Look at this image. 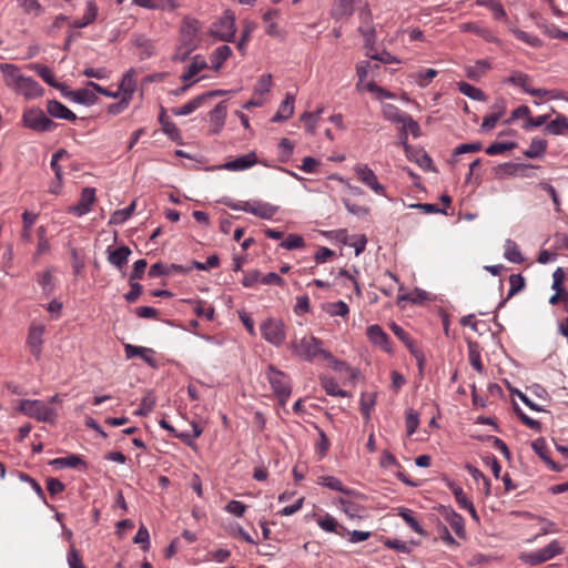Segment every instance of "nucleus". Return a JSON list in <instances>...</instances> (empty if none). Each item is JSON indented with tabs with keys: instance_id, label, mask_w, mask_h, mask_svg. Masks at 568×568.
<instances>
[{
	"instance_id": "20e7f679",
	"label": "nucleus",
	"mask_w": 568,
	"mask_h": 568,
	"mask_svg": "<svg viewBox=\"0 0 568 568\" xmlns=\"http://www.w3.org/2000/svg\"><path fill=\"white\" fill-rule=\"evenodd\" d=\"M226 205L231 210L251 213L264 220L272 219L278 211L277 206L260 200H252L239 203H226Z\"/></svg>"
},
{
	"instance_id": "0e129e2a",
	"label": "nucleus",
	"mask_w": 568,
	"mask_h": 568,
	"mask_svg": "<svg viewBox=\"0 0 568 568\" xmlns=\"http://www.w3.org/2000/svg\"><path fill=\"white\" fill-rule=\"evenodd\" d=\"M134 43L136 47L142 49V51H141L142 58H150L154 53L153 43L146 38H144L142 36L136 37V39L134 40Z\"/></svg>"
},
{
	"instance_id": "774afa93",
	"label": "nucleus",
	"mask_w": 568,
	"mask_h": 568,
	"mask_svg": "<svg viewBox=\"0 0 568 568\" xmlns=\"http://www.w3.org/2000/svg\"><path fill=\"white\" fill-rule=\"evenodd\" d=\"M317 524L324 531L339 534L337 531L338 523L331 515H326L325 517L320 518Z\"/></svg>"
},
{
	"instance_id": "423d86ee",
	"label": "nucleus",
	"mask_w": 568,
	"mask_h": 568,
	"mask_svg": "<svg viewBox=\"0 0 568 568\" xmlns=\"http://www.w3.org/2000/svg\"><path fill=\"white\" fill-rule=\"evenodd\" d=\"M22 122L26 128L36 132H50L57 126V124L39 108L26 110L22 115Z\"/></svg>"
},
{
	"instance_id": "e433bc0d",
	"label": "nucleus",
	"mask_w": 568,
	"mask_h": 568,
	"mask_svg": "<svg viewBox=\"0 0 568 568\" xmlns=\"http://www.w3.org/2000/svg\"><path fill=\"white\" fill-rule=\"evenodd\" d=\"M546 149L547 141L535 138L531 140L529 148L524 152V155L528 159H538L544 156Z\"/></svg>"
},
{
	"instance_id": "680f3d73",
	"label": "nucleus",
	"mask_w": 568,
	"mask_h": 568,
	"mask_svg": "<svg viewBox=\"0 0 568 568\" xmlns=\"http://www.w3.org/2000/svg\"><path fill=\"white\" fill-rule=\"evenodd\" d=\"M272 88V75L264 74L262 75L256 84L254 85V94L263 95L271 91Z\"/></svg>"
},
{
	"instance_id": "bb28decb",
	"label": "nucleus",
	"mask_w": 568,
	"mask_h": 568,
	"mask_svg": "<svg viewBox=\"0 0 568 568\" xmlns=\"http://www.w3.org/2000/svg\"><path fill=\"white\" fill-rule=\"evenodd\" d=\"M98 16V7L94 1H87L85 11L81 19L72 22L70 26L72 29H81L92 23Z\"/></svg>"
},
{
	"instance_id": "39448f33",
	"label": "nucleus",
	"mask_w": 568,
	"mask_h": 568,
	"mask_svg": "<svg viewBox=\"0 0 568 568\" xmlns=\"http://www.w3.org/2000/svg\"><path fill=\"white\" fill-rule=\"evenodd\" d=\"M262 337L270 344L278 347L286 339V327L282 320L268 317L261 324Z\"/></svg>"
},
{
	"instance_id": "864d4df0",
	"label": "nucleus",
	"mask_w": 568,
	"mask_h": 568,
	"mask_svg": "<svg viewBox=\"0 0 568 568\" xmlns=\"http://www.w3.org/2000/svg\"><path fill=\"white\" fill-rule=\"evenodd\" d=\"M159 121L162 125V130L165 134H168L170 138L175 139L180 135V131L176 128V125L165 118L164 109H162V112L159 116Z\"/></svg>"
},
{
	"instance_id": "bf43d9fd",
	"label": "nucleus",
	"mask_w": 568,
	"mask_h": 568,
	"mask_svg": "<svg viewBox=\"0 0 568 568\" xmlns=\"http://www.w3.org/2000/svg\"><path fill=\"white\" fill-rule=\"evenodd\" d=\"M437 70L435 69L420 70L416 73L415 79L419 87L425 88L437 75Z\"/></svg>"
},
{
	"instance_id": "f8f14e48",
	"label": "nucleus",
	"mask_w": 568,
	"mask_h": 568,
	"mask_svg": "<svg viewBox=\"0 0 568 568\" xmlns=\"http://www.w3.org/2000/svg\"><path fill=\"white\" fill-rule=\"evenodd\" d=\"M439 514L443 516V518L449 524L454 532L459 537L464 538L465 532V523L464 518L457 514L453 508L440 506L439 507Z\"/></svg>"
},
{
	"instance_id": "9b49d317",
	"label": "nucleus",
	"mask_w": 568,
	"mask_h": 568,
	"mask_svg": "<svg viewBox=\"0 0 568 568\" xmlns=\"http://www.w3.org/2000/svg\"><path fill=\"white\" fill-rule=\"evenodd\" d=\"M44 326L31 325L28 332L27 345L36 359H40L43 345Z\"/></svg>"
},
{
	"instance_id": "5fc2aeb1",
	"label": "nucleus",
	"mask_w": 568,
	"mask_h": 568,
	"mask_svg": "<svg viewBox=\"0 0 568 568\" xmlns=\"http://www.w3.org/2000/svg\"><path fill=\"white\" fill-rule=\"evenodd\" d=\"M513 33L518 40L529 44L532 48H539L541 45V40L538 37L532 36L528 32H525L519 29H514Z\"/></svg>"
},
{
	"instance_id": "603ef678",
	"label": "nucleus",
	"mask_w": 568,
	"mask_h": 568,
	"mask_svg": "<svg viewBox=\"0 0 568 568\" xmlns=\"http://www.w3.org/2000/svg\"><path fill=\"white\" fill-rule=\"evenodd\" d=\"M322 386L325 389L326 394L336 397H346L347 392L342 389L338 384L333 378H324L322 379Z\"/></svg>"
},
{
	"instance_id": "8fccbe9b",
	"label": "nucleus",
	"mask_w": 568,
	"mask_h": 568,
	"mask_svg": "<svg viewBox=\"0 0 568 568\" xmlns=\"http://www.w3.org/2000/svg\"><path fill=\"white\" fill-rule=\"evenodd\" d=\"M508 82L520 87L528 94L529 90H531V87L529 85V77L520 71L513 72V74L508 78Z\"/></svg>"
},
{
	"instance_id": "58836bf2",
	"label": "nucleus",
	"mask_w": 568,
	"mask_h": 568,
	"mask_svg": "<svg viewBox=\"0 0 568 568\" xmlns=\"http://www.w3.org/2000/svg\"><path fill=\"white\" fill-rule=\"evenodd\" d=\"M383 115L386 120L400 124L404 118L407 115L406 112L400 111L396 105L386 103L382 108Z\"/></svg>"
},
{
	"instance_id": "72a5a7b5",
	"label": "nucleus",
	"mask_w": 568,
	"mask_h": 568,
	"mask_svg": "<svg viewBox=\"0 0 568 568\" xmlns=\"http://www.w3.org/2000/svg\"><path fill=\"white\" fill-rule=\"evenodd\" d=\"M231 53L232 49L229 45L223 44L217 47L211 55L212 69L217 71L222 67V64L229 59Z\"/></svg>"
},
{
	"instance_id": "6e6552de",
	"label": "nucleus",
	"mask_w": 568,
	"mask_h": 568,
	"mask_svg": "<svg viewBox=\"0 0 568 568\" xmlns=\"http://www.w3.org/2000/svg\"><path fill=\"white\" fill-rule=\"evenodd\" d=\"M267 379L281 403H285L291 395V385L287 375L270 365L267 368Z\"/></svg>"
},
{
	"instance_id": "f03ea898",
	"label": "nucleus",
	"mask_w": 568,
	"mask_h": 568,
	"mask_svg": "<svg viewBox=\"0 0 568 568\" xmlns=\"http://www.w3.org/2000/svg\"><path fill=\"white\" fill-rule=\"evenodd\" d=\"M18 410L28 417L44 423H53L57 417V412L39 399H21Z\"/></svg>"
},
{
	"instance_id": "3c124183",
	"label": "nucleus",
	"mask_w": 568,
	"mask_h": 568,
	"mask_svg": "<svg viewBox=\"0 0 568 568\" xmlns=\"http://www.w3.org/2000/svg\"><path fill=\"white\" fill-rule=\"evenodd\" d=\"M408 160L414 161L425 170H432V159L424 150H413Z\"/></svg>"
},
{
	"instance_id": "9d476101",
	"label": "nucleus",
	"mask_w": 568,
	"mask_h": 568,
	"mask_svg": "<svg viewBox=\"0 0 568 568\" xmlns=\"http://www.w3.org/2000/svg\"><path fill=\"white\" fill-rule=\"evenodd\" d=\"M0 71L2 72L6 87L17 93L26 78L21 73L20 68L11 63H1Z\"/></svg>"
},
{
	"instance_id": "6e6d98bb",
	"label": "nucleus",
	"mask_w": 568,
	"mask_h": 568,
	"mask_svg": "<svg viewBox=\"0 0 568 568\" xmlns=\"http://www.w3.org/2000/svg\"><path fill=\"white\" fill-rule=\"evenodd\" d=\"M515 142H495L491 143L485 151L488 155L501 154L516 148Z\"/></svg>"
},
{
	"instance_id": "b1692460",
	"label": "nucleus",
	"mask_w": 568,
	"mask_h": 568,
	"mask_svg": "<svg viewBox=\"0 0 568 568\" xmlns=\"http://www.w3.org/2000/svg\"><path fill=\"white\" fill-rule=\"evenodd\" d=\"M359 2V0H335L331 14L335 20L351 17L355 11V4Z\"/></svg>"
},
{
	"instance_id": "4c0bfd02",
	"label": "nucleus",
	"mask_w": 568,
	"mask_h": 568,
	"mask_svg": "<svg viewBox=\"0 0 568 568\" xmlns=\"http://www.w3.org/2000/svg\"><path fill=\"white\" fill-rule=\"evenodd\" d=\"M205 68H207L205 59L201 55H195L192 59L190 65L187 67L186 72L182 74L181 79L184 82H187L190 79H192L194 75H196L200 71L204 70Z\"/></svg>"
},
{
	"instance_id": "dca6fc26",
	"label": "nucleus",
	"mask_w": 568,
	"mask_h": 568,
	"mask_svg": "<svg viewBox=\"0 0 568 568\" xmlns=\"http://www.w3.org/2000/svg\"><path fill=\"white\" fill-rule=\"evenodd\" d=\"M227 114V105L225 101H221L215 105V108L210 112V122L212 134H219L225 124V119Z\"/></svg>"
},
{
	"instance_id": "4d7b16f0",
	"label": "nucleus",
	"mask_w": 568,
	"mask_h": 568,
	"mask_svg": "<svg viewBox=\"0 0 568 568\" xmlns=\"http://www.w3.org/2000/svg\"><path fill=\"white\" fill-rule=\"evenodd\" d=\"M509 291L507 297L510 298L525 287V278L521 274H511L509 276Z\"/></svg>"
},
{
	"instance_id": "a19ab883",
	"label": "nucleus",
	"mask_w": 568,
	"mask_h": 568,
	"mask_svg": "<svg viewBox=\"0 0 568 568\" xmlns=\"http://www.w3.org/2000/svg\"><path fill=\"white\" fill-rule=\"evenodd\" d=\"M398 515L403 518V520L418 535L426 536V531L416 520L413 515V511L408 508H399Z\"/></svg>"
},
{
	"instance_id": "37998d69",
	"label": "nucleus",
	"mask_w": 568,
	"mask_h": 568,
	"mask_svg": "<svg viewBox=\"0 0 568 568\" xmlns=\"http://www.w3.org/2000/svg\"><path fill=\"white\" fill-rule=\"evenodd\" d=\"M376 404V394L375 393H364L361 396V412L363 416L368 420L371 418V412Z\"/></svg>"
},
{
	"instance_id": "0eeeda50",
	"label": "nucleus",
	"mask_w": 568,
	"mask_h": 568,
	"mask_svg": "<svg viewBox=\"0 0 568 568\" xmlns=\"http://www.w3.org/2000/svg\"><path fill=\"white\" fill-rule=\"evenodd\" d=\"M564 548L558 540H551L546 547L520 555V560L530 566L540 565L562 554Z\"/></svg>"
},
{
	"instance_id": "4468645a",
	"label": "nucleus",
	"mask_w": 568,
	"mask_h": 568,
	"mask_svg": "<svg viewBox=\"0 0 568 568\" xmlns=\"http://www.w3.org/2000/svg\"><path fill=\"white\" fill-rule=\"evenodd\" d=\"M258 162L256 153L255 152H248L244 155H241L234 160L225 162L223 165H221V169H224L226 171H244L252 166H254Z\"/></svg>"
},
{
	"instance_id": "ddd939ff",
	"label": "nucleus",
	"mask_w": 568,
	"mask_h": 568,
	"mask_svg": "<svg viewBox=\"0 0 568 568\" xmlns=\"http://www.w3.org/2000/svg\"><path fill=\"white\" fill-rule=\"evenodd\" d=\"M199 21L192 18H185L181 26V38L183 43L189 48L194 47L199 38Z\"/></svg>"
},
{
	"instance_id": "c85d7f7f",
	"label": "nucleus",
	"mask_w": 568,
	"mask_h": 568,
	"mask_svg": "<svg viewBox=\"0 0 568 568\" xmlns=\"http://www.w3.org/2000/svg\"><path fill=\"white\" fill-rule=\"evenodd\" d=\"M545 131L551 135L568 134V118L557 113L556 119L545 125Z\"/></svg>"
},
{
	"instance_id": "a878e982",
	"label": "nucleus",
	"mask_w": 568,
	"mask_h": 568,
	"mask_svg": "<svg viewBox=\"0 0 568 568\" xmlns=\"http://www.w3.org/2000/svg\"><path fill=\"white\" fill-rule=\"evenodd\" d=\"M108 261L110 264L121 270L129 260L131 255V250L128 246H120L113 251L108 250Z\"/></svg>"
},
{
	"instance_id": "cd10ccee",
	"label": "nucleus",
	"mask_w": 568,
	"mask_h": 568,
	"mask_svg": "<svg viewBox=\"0 0 568 568\" xmlns=\"http://www.w3.org/2000/svg\"><path fill=\"white\" fill-rule=\"evenodd\" d=\"M50 465L58 469L78 467L87 468L85 462L78 455L54 458L50 462Z\"/></svg>"
},
{
	"instance_id": "69168bd1",
	"label": "nucleus",
	"mask_w": 568,
	"mask_h": 568,
	"mask_svg": "<svg viewBox=\"0 0 568 568\" xmlns=\"http://www.w3.org/2000/svg\"><path fill=\"white\" fill-rule=\"evenodd\" d=\"M155 400L151 394L145 395L140 404V407L134 412L138 416H146L154 407Z\"/></svg>"
},
{
	"instance_id": "aec40b11",
	"label": "nucleus",
	"mask_w": 568,
	"mask_h": 568,
	"mask_svg": "<svg viewBox=\"0 0 568 568\" xmlns=\"http://www.w3.org/2000/svg\"><path fill=\"white\" fill-rule=\"evenodd\" d=\"M459 30L462 32H473V33L477 34L478 37L483 38L484 40H486L487 42H491V43L498 42V38L494 34V32L490 29H488L479 23L465 22V23L459 24Z\"/></svg>"
},
{
	"instance_id": "f704fd0d",
	"label": "nucleus",
	"mask_w": 568,
	"mask_h": 568,
	"mask_svg": "<svg viewBox=\"0 0 568 568\" xmlns=\"http://www.w3.org/2000/svg\"><path fill=\"white\" fill-rule=\"evenodd\" d=\"M457 88L462 94L468 97L469 99L483 102L487 101V95L484 93V91L469 84L468 82H458Z\"/></svg>"
},
{
	"instance_id": "c9c22d12",
	"label": "nucleus",
	"mask_w": 568,
	"mask_h": 568,
	"mask_svg": "<svg viewBox=\"0 0 568 568\" xmlns=\"http://www.w3.org/2000/svg\"><path fill=\"white\" fill-rule=\"evenodd\" d=\"M133 3L150 10H164L175 8L173 0H133Z\"/></svg>"
},
{
	"instance_id": "a18cd8bd",
	"label": "nucleus",
	"mask_w": 568,
	"mask_h": 568,
	"mask_svg": "<svg viewBox=\"0 0 568 568\" xmlns=\"http://www.w3.org/2000/svg\"><path fill=\"white\" fill-rule=\"evenodd\" d=\"M504 256L506 260L513 263H521L524 261V257L519 252L517 244L513 240L506 241Z\"/></svg>"
},
{
	"instance_id": "412c9836",
	"label": "nucleus",
	"mask_w": 568,
	"mask_h": 568,
	"mask_svg": "<svg viewBox=\"0 0 568 568\" xmlns=\"http://www.w3.org/2000/svg\"><path fill=\"white\" fill-rule=\"evenodd\" d=\"M47 112L55 119H62L72 122L77 120V115L69 108L57 100H49L47 102Z\"/></svg>"
},
{
	"instance_id": "c03bdc74",
	"label": "nucleus",
	"mask_w": 568,
	"mask_h": 568,
	"mask_svg": "<svg viewBox=\"0 0 568 568\" xmlns=\"http://www.w3.org/2000/svg\"><path fill=\"white\" fill-rule=\"evenodd\" d=\"M38 215L36 213L24 211L22 213L23 227L21 232V239L29 242L31 240V227L34 224Z\"/></svg>"
},
{
	"instance_id": "2eb2a0df",
	"label": "nucleus",
	"mask_w": 568,
	"mask_h": 568,
	"mask_svg": "<svg viewBox=\"0 0 568 568\" xmlns=\"http://www.w3.org/2000/svg\"><path fill=\"white\" fill-rule=\"evenodd\" d=\"M366 335L372 344L381 347L386 353H392V347L387 334L377 324L369 325L366 328Z\"/></svg>"
},
{
	"instance_id": "e2e57ef3",
	"label": "nucleus",
	"mask_w": 568,
	"mask_h": 568,
	"mask_svg": "<svg viewBox=\"0 0 568 568\" xmlns=\"http://www.w3.org/2000/svg\"><path fill=\"white\" fill-rule=\"evenodd\" d=\"M305 242L301 235L290 234L282 243L281 246L286 250H296L304 247Z\"/></svg>"
},
{
	"instance_id": "7c9ffc66",
	"label": "nucleus",
	"mask_w": 568,
	"mask_h": 568,
	"mask_svg": "<svg viewBox=\"0 0 568 568\" xmlns=\"http://www.w3.org/2000/svg\"><path fill=\"white\" fill-rule=\"evenodd\" d=\"M318 484L332 490L343 493L347 496L356 495L354 490L346 488L343 483L334 476H322L318 478Z\"/></svg>"
},
{
	"instance_id": "09e8293b",
	"label": "nucleus",
	"mask_w": 568,
	"mask_h": 568,
	"mask_svg": "<svg viewBox=\"0 0 568 568\" xmlns=\"http://www.w3.org/2000/svg\"><path fill=\"white\" fill-rule=\"evenodd\" d=\"M38 283L41 286L44 295L49 296L52 294L54 291L52 270H47L43 274L39 275Z\"/></svg>"
},
{
	"instance_id": "1a4fd4ad",
	"label": "nucleus",
	"mask_w": 568,
	"mask_h": 568,
	"mask_svg": "<svg viewBox=\"0 0 568 568\" xmlns=\"http://www.w3.org/2000/svg\"><path fill=\"white\" fill-rule=\"evenodd\" d=\"M354 172L357 179L368 186L376 194L384 195L385 187L378 182V179L374 171L366 164H358L354 168Z\"/></svg>"
},
{
	"instance_id": "f3484780",
	"label": "nucleus",
	"mask_w": 568,
	"mask_h": 568,
	"mask_svg": "<svg viewBox=\"0 0 568 568\" xmlns=\"http://www.w3.org/2000/svg\"><path fill=\"white\" fill-rule=\"evenodd\" d=\"M62 94L70 99L71 101L83 104V105H92L97 102L95 93L89 88L79 89V90H70L68 91L65 88L61 91Z\"/></svg>"
},
{
	"instance_id": "393cba45",
	"label": "nucleus",
	"mask_w": 568,
	"mask_h": 568,
	"mask_svg": "<svg viewBox=\"0 0 568 568\" xmlns=\"http://www.w3.org/2000/svg\"><path fill=\"white\" fill-rule=\"evenodd\" d=\"M490 69L488 60H477L474 64L465 67V74L473 81H479Z\"/></svg>"
},
{
	"instance_id": "ea45409f",
	"label": "nucleus",
	"mask_w": 568,
	"mask_h": 568,
	"mask_svg": "<svg viewBox=\"0 0 568 568\" xmlns=\"http://www.w3.org/2000/svg\"><path fill=\"white\" fill-rule=\"evenodd\" d=\"M203 103V97L197 95L182 106L172 109V113L176 116L189 115L199 109Z\"/></svg>"
},
{
	"instance_id": "4be33fe9",
	"label": "nucleus",
	"mask_w": 568,
	"mask_h": 568,
	"mask_svg": "<svg viewBox=\"0 0 568 568\" xmlns=\"http://www.w3.org/2000/svg\"><path fill=\"white\" fill-rule=\"evenodd\" d=\"M43 88L34 79L26 77L17 94L23 95L27 100L40 98L43 94Z\"/></svg>"
},
{
	"instance_id": "a211bd4d",
	"label": "nucleus",
	"mask_w": 568,
	"mask_h": 568,
	"mask_svg": "<svg viewBox=\"0 0 568 568\" xmlns=\"http://www.w3.org/2000/svg\"><path fill=\"white\" fill-rule=\"evenodd\" d=\"M95 201V190L93 187H84L78 204L70 209V212L78 216H82L90 212L91 205Z\"/></svg>"
},
{
	"instance_id": "c756f323",
	"label": "nucleus",
	"mask_w": 568,
	"mask_h": 568,
	"mask_svg": "<svg viewBox=\"0 0 568 568\" xmlns=\"http://www.w3.org/2000/svg\"><path fill=\"white\" fill-rule=\"evenodd\" d=\"M124 352L128 358L139 356L149 365L154 366V359L150 355L153 353V351L150 348L126 344L124 346Z\"/></svg>"
},
{
	"instance_id": "2f4dec72",
	"label": "nucleus",
	"mask_w": 568,
	"mask_h": 568,
	"mask_svg": "<svg viewBox=\"0 0 568 568\" xmlns=\"http://www.w3.org/2000/svg\"><path fill=\"white\" fill-rule=\"evenodd\" d=\"M135 89L136 81L134 79V71L131 69L123 74L119 90L122 92V97L131 100Z\"/></svg>"
},
{
	"instance_id": "49530a36",
	"label": "nucleus",
	"mask_w": 568,
	"mask_h": 568,
	"mask_svg": "<svg viewBox=\"0 0 568 568\" xmlns=\"http://www.w3.org/2000/svg\"><path fill=\"white\" fill-rule=\"evenodd\" d=\"M134 209H135V201H133L129 206H126V207H124L122 210H116L115 212H113L109 223L110 224H122V223H124L128 219L131 217Z\"/></svg>"
},
{
	"instance_id": "6ab92c4d",
	"label": "nucleus",
	"mask_w": 568,
	"mask_h": 568,
	"mask_svg": "<svg viewBox=\"0 0 568 568\" xmlns=\"http://www.w3.org/2000/svg\"><path fill=\"white\" fill-rule=\"evenodd\" d=\"M531 448L538 455V457L548 466L552 471H561V467L558 466L549 456V448L545 438H537L531 443Z\"/></svg>"
},
{
	"instance_id": "052dcab7",
	"label": "nucleus",
	"mask_w": 568,
	"mask_h": 568,
	"mask_svg": "<svg viewBox=\"0 0 568 568\" xmlns=\"http://www.w3.org/2000/svg\"><path fill=\"white\" fill-rule=\"evenodd\" d=\"M400 125L403 131L410 132L414 138L420 136V126L410 114L407 113Z\"/></svg>"
},
{
	"instance_id": "f257e3e1",
	"label": "nucleus",
	"mask_w": 568,
	"mask_h": 568,
	"mask_svg": "<svg viewBox=\"0 0 568 568\" xmlns=\"http://www.w3.org/2000/svg\"><path fill=\"white\" fill-rule=\"evenodd\" d=\"M292 354L306 362L328 361L335 369H341L346 364L334 358L332 353L323 348V342L313 336L306 335L301 339H294L290 344Z\"/></svg>"
},
{
	"instance_id": "de8ad7c7",
	"label": "nucleus",
	"mask_w": 568,
	"mask_h": 568,
	"mask_svg": "<svg viewBox=\"0 0 568 568\" xmlns=\"http://www.w3.org/2000/svg\"><path fill=\"white\" fill-rule=\"evenodd\" d=\"M325 311L331 316H341V317H345L349 313L348 305L343 301L328 303L325 306Z\"/></svg>"
},
{
	"instance_id": "473e14b6",
	"label": "nucleus",
	"mask_w": 568,
	"mask_h": 568,
	"mask_svg": "<svg viewBox=\"0 0 568 568\" xmlns=\"http://www.w3.org/2000/svg\"><path fill=\"white\" fill-rule=\"evenodd\" d=\"M29 68L31 70L36 71L38 73V75L41 77V79L45 83H48L49 85H51L53 88H57V89H60L61 91H63L64 85L61 84V83H58L54 80L53 73H52V71L48 67L42 65V64H38V63H33V64H30Z\"/></svg>"
},
{
	"instance_id": "7ed1b4c3",
	"label": "nucleus",
	"mask_w": 568,
	"mask_h": 568,
	"mask_svg": "<svg viewBox=\"0 0 568 568\" xmlns=\"http://www.w3.org/2000/svg\"><path fill=\"white\" fill-rule=\"evenodd\" d=\"M235 32V16L230 10H226L210 26V34L220 41H232L234 39Z\"/></svg>"
},
{
	"instance_id": "5701e85b",
	"label": "nucleus",
	"mask_w": 568,
	"mask_h": 568,
	"mask_svg": "<svg viewBox=\"0 0 568 568\" xmlns=\"http://www.w3.org/2000/svg\"><path fill=\"white\" fill-rule=\"evenodd\" d=\"M295 95L287 92L285 99L280 104L277 112L272 116V122H281L288 120L294 113Z\"/></svg>"
},
{
	"instance_id": "79ce46f5",
	"label": "nucleus",
	"mask_w": 568,
	"mask_h": 568,
	"mask_svg": "<svg viewBox=\"0 0 568 568\" xmlns=\"http://www.w3.org/2000/svg\"><path fill=\"white\" fill-rule=\"evenodd\" d=\"M506 106L505 105H498V111H493L488 115H486L481 123V130L483 131H489L493 130L497 122L500 120V118L505 114Z\"/></svg>"
},
{
	"instance_id": "338daca9",
	"label": "nucleus",
	"mask_w": 568,
	"mask_h": 568,
	"mask_svg": "<svg viewBox=\"0 0 568 568\" xmlns=\"http://www.w3.org/2000/svg\"><path fill=\"white\" fill-rule=\"evenodd\" d=\"M390 328H392L393 333L407 346L409 352H412V348H416L414 346V343H413L412 338L409 337L408 333L403 327L393 323L390 325Z\"/></svg>"
},
{
	"instance_id": "13d9d810",
	"label": "nucleus",
	"mask_w": 568,
	"mask_h": 568,
	"mask_svg": "<svg viewBox=\"0 0 568 568\" xmlns=\"http://www.w3.org/2000/svg\"><path fill=\"white\" fill-rule=\"evenodd\" d=\"M405 424L407 436H412L417 430L419 425V416L417 412H415L414 409H408L406 412Z\"/></svg>"
}]
</instances>
